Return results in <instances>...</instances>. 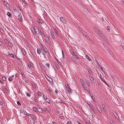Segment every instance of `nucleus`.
Listing matches in <instances>:
<instances>
[{"mask_svg":"<svg viewBox=\"0 0 124 124\" xmlns=\"http://www.w3.org/2000/svg\"><path fill=\"white\" fill-rule=\"evenodd\" d=\"M17 18L19 21L21 22L23 21L21 15L20 13H18Z\"/></svg>","mask_w":124,"mask_h":124,"instance_id":"obj_1","label":"nucleus"},{"mask_svg":"<svg viewBox=\"0 0 124 124\" xmlns=\"http://www.w3.org/2000/svg\"><path fill=\"white\" fill-rule=\"evenodd\" d=\"M60 20L61 22L63 23H66V20L64 18L62 17L60 18Z\"/></svg>","mask_w":124,"mask_h":124,"instance_id":"obj_2","label":"nucleus"},{"mask_svg":"<svg viewBox=\"0 0 124 124\" xmlns=\"http://www.w3.org/2000/svg\"><path fill=\"white\" fill-rule=\"evenodd\" d=\"M66 90L69 92L70 93L71 92V91L70 90V89L69 87V86L68 85H66Z\"/></svg>","mask_w":124,"mask_h":124,"instance_id":"obj_3","label":"nucleus"},{"mask_svg":"<svg viewBox=\"0 0 124 124\" xmlns=\"http://www.w3.org/2000/svg\"><path fill=\"white\" fill-rule=\"evenodd\" d=\"M98 68L101 70V71L103 72L105 74L107 75V73H106L105 71L103 70V69L102 67L99 64H98Z\"/></svg>","mask_w":124,"mask_h":124,"instance_id":"obj_4","label":"nucleus"},{"mask_svg":"<svg viewBox=\"0 0 124 124\" xmlns=\"http://www.w3.org/2000/svg\"><path fill=\"white\" fill-rule=\"evenodd\" d=\"M33 65V64L31 62H30V63H28V66L29 68H31Z\"/></svg>","mask_w":124,"mask_h":124,"instance_id":"obj_5","label":"nucleus"},{"mask_svg":"<svg viewBox=\"0 0 124 124\" xmlns=\"http://www.w3.org/2000/svg\"><path fill=\"white\" fill-rule=\"evenodd\" d=\"M85 57L88 61H91V59L87 55H85Z\"/></svg>","mask_w":124,"mask_h":124,"instance_id":"obj_6","label":"nucleus"},{"mask_svg":"<svg viewBox=\"0 0 124 124\" xmlns=\"http://www.w3.org/2000/svg\"><path fill=\"white\" fill-rule=\"evenodd\" d=\"M89 78L90 80L93 82H94L93 78L91 76H89Z\"/></svg>","mask_w":124,"mask_h":124,"instance_id":"obj_7","label":"nucleus"},{"mask_svg":"<svg viewBox=\"0 0 124 124\" xmlns=\"http://www.w3.org/2000/svg\"><path fill=\"white\" fill-rule=\"evenodd\" d=\"M7 15L10 17H11L12 16V14L9 12H7Z\"/></svg>","mask_w":124,"mask_h":124,"instance_id":"obj_8","label":"nucleus"},{"mask_svg":"<svg viewBox=\"0 0 124 124\" xmlns=\"http://www.w3.org/2000/svg\"><path fill=\"white\" fill-rule=\"evenodd\" d=\"M44 38L45 39V41H48L49 39L48 38V37L46 36L45 35L44 36Z\"/></svg>","mask_w":124,"mask_h":124,"instance_id":"obj_9","label":"nucleus"},{"mask_svg":"<svg viewBox=\"0 0 124 124\" xmlns=\"http://www.w3.org/2000/svg\"><path fill=\"white\" fill-rule=\"evenodd\" d=\"M8 55L14 58V55L13 54L9 53L8 54Z\"/></svg>","mask_w":124,"mask_h":124,"instance_id":"obj_10","label":"nucleus"},{"mask_svg":"<svg viewBox=\"0 0 124 124\" xmlns=\"http://www.w3.org/2000/svg\"><path fill=\"white\" fill-rule=\"evenodd\" d=\"M45 101L48 103H49L50 102V100L48 98L45 100Z\"/></svg>","mask_w":124,"mask_h":124,"instance_id":"obj_11","label":"nucleus"},{"mask_svg":"<svg viewBox=\"0 0 124 124\" xmlns=\"http://www.w3.org/2000/svg\"><path fill=\"white\" fill-rule=\"evenodd\" d=\"M114 115L116 118L117 119H118V116L116 113H115V114H114Z\"/></svg>","mask_w":124,"mask_h":124,"instance_id":"obj_12","label":"nucleus"},{"mask_svg":"<svg viewBox=\"0 0 124 124\" xmlns=\"http://www.w3.org/2000/svg\"><path fill=\"white\" fill-rule=\"evenodd\" d=\"M51 33L52 36L53 38H54L55 37L54 36V33L52 32H51Z\"/></svg>","mask_w":124,"mask_h":124,"instance_id":"obj_13","label":"nucleus"},{"mask_svg":"<svg viewBox=\"0 0 124 124\" xmlns=\"http://www.w3.org/2000/svg\"><path fill=\"white\" fill-rule=\"evenodd\" d=\"M40 32L41 33V35L43 36V37H44V36H45L44 35V32H43V31H42L41 30L40 31Z\"/></svg>","mask_w":124,"mask_h":124,"instance_id":"obj_14","label":"nucleus"},{"mask_svg":"<svg viewBox=\"0 0 124 124\" xmlns=\"http://www.w3.org/2000/svg\"><path fill=\"white\" fill-rule=\"evenodd\" d=\"M33 110L35 112L38 111V110L35 107H34L33 108Z\"/></svg>","mask_w":124,"mask_h":124,"instance_id":"obj_15","label":"nucleus"},{"mask_svg":"<svg viewBox=\"0 0 124 124\" xmlns=\"http://www.w3.org/2000/svg\"><path fill=\"white\" fill-rule=\"evenodd\" d=\"M91 97L92 99V100L94 101H95V99L94 97L92 96H91Z\"/></svg>","mask_w":124,"mask_h":124,"instance_id":"obj_16","label":"nucleus"},{"mask_svg":"<svg viewBox=\"0 0 124 124\" xmlns=\"http://www.w3.org/2000/svg\"><path fill=\"white\" fill-rule=\"evenodd\" d=\"M25 115H26L28 116H30L31 115L27 113L26 112H25L24 113Z\"/></svg>","mask_w":124,"mask_h":124,"instance_id":"obj_17","label":"nucleus"},{"mask_svg":"<svg viewBox=\"0 0 124 124\" xmlns=\"http://www.w3.org/2000/svg\"><path fill=\"white\" fill-rule=\"evenodd\" d=\"M3 90L5 93H7L8 92V91L7 89L6 88H4L3 89Z\"/></svg>","mask_w":124,"mask_h":124,"instance_id":"obj_18","label":"nucleus"},{"mask_svg":"<svg viewBox=\"0 0 124 124\" xmlns=\"http://www.w3.org/2000/svg\"><path fill=\"white\" fill-rule=\"evenodd\" d=\"M43 98H44V99L45 100L47 98V97L43 95Z\"/></svg>","mask_w":124,"mask_h":124,"instance_id":"obj_19","label":"nucleus"},{"mask_svg":"<svg viewBox=\"0 0 124 124\" xmlns=\"http://www.w3.org/2000/svg\"><path fill=\"white\" fill-rule=\"evenodd\" d=\"M74 56L75 57L78 58V55L76 53H75V54Z\"/></svg>","mask_w":124,"mask_h":124,"instance_id":"obj_20","label":"nucleus"},{"mask_svg":"<svg viewBox=\"0 0 124 124\" xmlns=\"http://www.w3.org/2000/svg\"><path fill=\"white\" fill-rule=\"evenodd\" d=\"M83 85V87L85 88V89H86V88H87V87H86V85H84V84H82Z\"/></svg>","mask_w":124,"mask_h":124,"instance_id":"obj_21","label":"nucleus"},{"mask_svg":"<svg viewBox=\"0 0 124 124\" xmlns=\"http://www.w3.org/2000/svg\"><path fill=\"white\" fill-rule=\"evenodd\" d=\"M86 83L88 85V86H90V83L88 82L87 81L86 82Z\"/></svg>","mask_w":124,"mask_h":124,"instance_id":"obj_22","label":"nucleus"},{"mask_svg":"<svg viewBox=\"0 0 124 124\" xmlns=\"http://www.w3.org/2000/svg\"><path fill=\"white\" fill-rule=\"evenodd\" d=\"M42 111V109L39 108V113H41Z\"/></svg>","mask_w":124,"mask_h":124,"instance_id":"obj_23","label":"nucleus"},{"mask_svg":"<svg viewBox=\"0 0 124 124\" xmlns=\"http://www.w3.org/2000/svg\"><path fill=\"white\" fill-rule=\"evenodd\" d=\"M62 57L63 58H64L65 57V56L63 54V52L62 51Z\"/></svg>","mask_w":124,"mask_h":124,"instance_id":"obj_24","label":"nucleus"},{"mask_svg":"<svg viewBox=\"0 0 124 124\" xmlns=\"http://www.w3.org/2000/svg\"><path fill=\"white\" fill-rule=\"evenodd\" d=\"M110 122L111 124H114V123L113 121L112 120H111L110 121Z\"/></svg>","mask_w":124,"mask_h":124,"instance_id":"obj_25","label":"nucleus"},{"mask_svg":"<svg viewBox=\"0 0 124 124\" xmlns=\"http://www.w3.org/2000/svg\"><path fill=\"white\" fill-rule=\"evenodd\" d=\"M8 80L9 81H11L12 80V78H11L9 77L8 78Z\"/></svg>","mask_w":124,"mask_h":124,"instance_id":"obj_26","label":"nucleus"},{"mask_svg":"<svg viewBox=\"0 0 124 124\" xmlns=\"http://www.w3.org/2000/svg\"><path fill=\"white\" fill-rule=\"evenodd\" d=\"M17 104L19 105H21V104L20 102L19 101H17Z\"/></svg>","mask_w":124,"mask_h":124,"instance_id":"obj_27","label":"nucleus"},{"mask_svg":"<svg viewBox=\"0 0 124 124\" xmlns=\"http://www.w3.org/2000/svg\"><path fill=\"white\" fill-rule=\"evenodd\" d=\"M67 124H71V122L70 121H69L68 122Z\"/></svg>","mask_w":124,"mask_h":124,"instance_id":"obj_28","label":"nucleus"},{"mask_svg":"<svg viewBox=\"0 0 124 124\" xmlns=\"http://www.w3.org/2000/svg\"><path fill=\"white\" fill-rule=\"evenodd\" d=\"M88 72H89V74H91L92 73V71L90 70H88Z\"/></svg>","mask_w":124,"mask_h":124,"instance_id":"obj_29","label":"nucleus"},{"mask_svg":"<svg viewBox=\"0 0 124 124\" xmlns=\"http://www.w3.org/2000/svg\"><path fill=\"white\" fill-rule=\"evenodd\" d=\"M80 82L82 84H83V81L82 80H80Z\"/></svg>","mask_w":124,"mask_h":124,"instance_id":"obj_30","label":"nucleus"},{"mask_svg":"<svg viewBox=\"0 0 124 124\" xmlns=\"http://www.w3.org/2000/svg\"><path fill=\"white\" fill-rule=\"evenodd\" d=\"M2 79L3 80L5 81L6 80L5 77H3Z\"/></svg>","mask_w":124,"mask_h":124,"instance_id":"obj_31","label":"nucleus"},{"mask_svg":"<svg viewBox=\"0 0 124 124\" xmlns=\"http://www.w3.org/2000/svg\"><path fill=\"white\" fill-rule=\"evenodd\" d=\"M96 31L98 32V33H99V34H100V32L98 30H97V31Z\"/></svg>","mask_w":124,"mask_h":124,"instance_id":"obj_32","label":"nucleus"},{"mask_svg":"<svg viewBox=\"0 0 124 124\" xmlns=\"http://www.w3.org/2000/svg\"><path fill=\"white\" fill-rule=\"evenodd\" d=\"M16 9H14V10L13 11V12L15 14V13L16 12Z\"/></svg>","mask_w":124,"mask_h":124,"instance_id":"obj_33","label":"nucleus"},{"mask_svg":"<svg viewBox=\"0 0 124 124\" xmlns=\"http://www.w3.org/2000/svg\"><path fill=\"white\" fill-rule=\"evenodd\" d=\"M81 31L82 32V33L83 34H84V36H85V37H86V35L84 33V32H82V31Z\"/></svg>","mask_w":124,"mask_h":124,"instance_id":"obj_34","label":"nucleus"},{"mask_svg":"<svg viewBox=\"0 0 124 124\" xmlns=\"http://www.w3.org/2000/svg\"><path fill=\"white\" fill-rule=\"evenodd\" d=\"M3 104V103L1 101H0V105H2Z\"/></svg>","mask_w":124,"mask_h":124,"instance_id":"obj_35","label":"nucleus"},{"mask_svg":"<svg viewBox=\"0 0 124 124\" xmlns=\"http://www.w3.org/2000/svg\"><path fill=\"white\" fill-rule=\"evenodd\" d=\"M8 45L9 46H11V44L10 43H8Z\"/></svg>","mask_w":124,"mask_h":124,"instance_id":"obj_36","label":"nucleus"},{"mask_svg":"<svg viewBox=\"0 0 124 124\" xmlns=\"http://www.w3.org/2000/svg\"><path fill=\"white\" fill-rule=\"evenodd\" d=\"M4 41L6 43H7L8 42V40L6 39L4 40Z\"/></svg>","mask_w":124,"mask_h":124,"instance_id":"obj_37","label":"nucleus"},{"mask_svg":"<svg viewBox=\"0 0 124 124\" xmlns=\"http://www.w3.org/2000/svg\"><path fill=\"white\" fill-rule=\"evenodd\" d=\"M22 1L25 4L26 3V1L24 0H22Z\"/></svg>","mask_w":124,"mask_h":124,"instance_id":"obj_38","label":"nucleus"},{"mask_svg":"<svg viewBox=\"0 0 124 124\" xmlns=\"http://www.w3.org/2000/svg\"><path fill=\"white\" fill-rule=\"evenodd\" d=\"M89 106L90 107H91L92 106V104L90 103H89Z\"/></svg>","mask_w":124,"mask_h":124,"instance_id":"obj_39","label":"nucleus"},{"mask_svg":"<svg viewBox=\"0 0 124 124\" xmlns=\"http://www.w3.org/2000/svg\"><path fill=\"white\" fill-rule=\"evenodd\" d=\"M32 86L34 88H35L36 87V86L35 85L32 84Z\"/></svg>","mask_w":124,"mask_h":124,"instance_id":"obj_40","label":"nucleus"},{"mask_svg":"<svg viewBox=\"0 0 124 124\" xmlns=\"http://www.w3.org/2000/svg\"><path fill=\"white\" fill-rule=\"evenodd\" d=\"M46 65L47 66V67H49V65L48 64L46 63Z\"/></svg>","mask_w":124,"mask_h":124,"instance_id":"obj_41","label":"nucleus"},{"mask_svg":"<svg viewBox=\"0 0 124 124\" xmlns=\"http://www.w3.org/2000/svg\"><path fill=\"white\" fill-rule=\"evenodd\" d=\"M90 108H91L92 109V110H93V107L92 106L91 107H90Z\"/></svg>","mask_w":124,"mask_h":124,"instance_id":"obj_42","label":"nucleus"},{"mask_svg":"<svg viewBox=\"0 0 124 124\" xmlns=\"http://www.w3.org/2000/svg\"><path fill=\"white\" fill-rule=\"evenodd\" d=\"M23 54L24 55V54H25V51H23Z\"/></svg>","mask_w":124,"mask_h":124,"instance_id":"obj_43","label":"nucleus"},{"mask_svg":"<svg viewBox=\"0 0 124 124\" xmlns=\"http://www.w3.org/2000/svg\"><path fill=\"white\" fill-rule=\"evenodd\" d=\"M48 90L49 91V92H51V90L50 89H48Z\"/></svg>","mask_w":124,"mask_h":124,"instance_id":"obj_44","label":"nucleus"},{"mask_svg":"<svg viewBox=\"0 0 124 124\" xmlns=\"http://www.w3.org/2000/svg\"><path fill=\"white\" fill-rule=\"evenodd\" d=\"M27 95L28 96H30V94L29 93H27Z\"/></svg>","mask_w":124,"mask_h":124,"instance_id":"obj_45","label":"nucleus"},{"mask_svg":"<svg viewBox=\"0 0 124 124\" xmlns=\"http://www.w3.org/2000/svg\"><path fill=\"white\" fill-rule=\"evenodd\" d=\"M70 52L72 54H73L74 53V52L73 51H70Z\"/></svg>","mask_w":124,"mask_h":124,"instance_id":"obj_46","label":"nucleus"},{"mask_svg":"<svg viewBox=\"0 0 124 124\" xmlns=\"http://www.w3.org/2000/svg\"><path fill=\"white\" fill-rule=\"evenodd\" d=\"M34 30L36 32V33H37V31H36V30L35 29V28H34Z\"/></svg>","mask_w":124,"mask_h":124,"instance_id":"obj_47","label":"nucleus"},{"mask_svg":"<svg viewBox=\"0 0 124 124\" xmlns=\"http://www.w3.org/2000/svg\"><path fill=\"white\" fill-rule=\"evenodd\" d=\"M102 108H103V109H104V108L105 107V106H103V105H102Z\"/></svg>","mask_w":124,"mask_h":124,"instance_id":"obj_48","label":"nucleus"},{"mask_svg":"<svg viewBox=\"0 0 124 124\" xmlns=\"http://www.w3.org/2000/svg\"><path fill=\"white\" fill-rule=\"evenodd\" d=\"M53 124H56V123L55 122H53Z\"/></svg>","mask_w":124,"mask_h":124,"instance_id":"obj_49","label":"nucleus"},{"mask_svg":"<svg viewBox=\"0 0 124 124\" xmlns=\"http://www.w3.org/2000/svg\"><path fill=\"white\" fill-rule=\"evenodd\" d=\"M4 3L5 5H6L7 4V3L5 2L4 1Z\"/></svg>","mask_w":124,"mask_h":124,"instance_id":"obj_50","label":"nucleus"},{"mask_svg":"<svg viewBox=\"0 0 124 124\" xmlns=\"http://www.w3.org/2000/svg\"><path fill=\"white\" fill-rule=\"evenodd\" d=\"M12 78H14V75H13L12 76H11Z\"/></svg>","mask_w":124,"mask_h":124,"instance_id":"obj_51","label":"nucleus"},{"mask_svg":"<svg viewBox=\"0 0 124 124\" xmlns=\"http://www.w3.org/2000/svg\"><path fill=\"white\" fill-rule=\"evenodd\" d=\"M78 124H82L81 123L79 122H78Z\"/></svg>","mask_w":124,"mask_h":124,"instance_id":"obj_52","label":"nucleus"},{"mask_svg":"<svg viewBox=\"0 0 124 124\" xmlns=\"http://www.w3.org/2000/svg\"><path fill=\"white\" fill-rule=\"evenodd\" d=\"M78 124H82L81 123L79 122H78Z\"/></svg>","mask_w":124,"mask_h":124,"instance_id":"obj_53","label":"nucleus"},{"mask_svg":"<svg viewBox=\"0 0 124 124\" xmlns=\"http://www.w3.org/2000/svg\"><path fill=\"white\" fill-rule=\"evenodd\" d=\"M38 49H37V53L38 54H39V51H38Z\"/></svg>","mask_w":124,"mask_h":124,"instance_id":"obj_54","label":"nucleus"},{"mask_svg":"<svg viewBox=\"0 0 124 124\" xmlns=\"http://www.w3.org/2000/svg\"><path fill=\"white\" fill-rule=\"evenodd\" d=\"M75 53H74L73 54H72V55H74H74H75Z\"/></svg>","mask_w":124,"mask_h":124,"instance_id":"obj_55","label":"nucleus"},{"mask_svg":"<svg viewBox=\"0 0 124 124\" xmlns=\"http://www.w3.org/2000/svg\"><path fill=\"white\" fill-rule=\"evenodd\" d=\"M57 91L56 90H55V92L56 93H57Z\"/></svg>","mask_w":124,"mask_h":124,"instance_id":"obj_56","label":"nucleus"},{"mask_svg":"<svg viewBox=\"0 0 124 124\" xmlns=\"http://www.w3.org/2000/svg\"><path fill=\"white\" fill-rule=\"evenodd\" d=\"M0 82L1 83H2V82H3L2 81H0Z\"/></svg>","mask_w":124,"mask_h":124,"instance_id":"obj_57","label":"nucleus"},{"mask_svg":"<svg viewBox=\"0 0 124 124\" xmlns=\"http://www.w3.org/2000/svg\"><path fill=\"white\" fill-rule=\"evenodd\" d=\"M41 93H40L39 92V95H41Z\"/></svg>","mask_w":124,"mask_h":124,"instance_id":"obj_58","label":"nucleus"},{"mask_svg":"<svg viewBox=\"0 0 124 124\" xmlns=\"http://www.w3.org/2000/svg\"><path fill=\"white\" fill-rule=\"evenodd\" d=\"M98 110L99 111V110H100V108H99V109H98V108H97Z\"/></svg>","mask_w":124,"mask_h":124,"instance_id":"obj_59","label":"nucleus"},{"mask_svg":"<svg viewBox=\"0 0 124 124\" xmlns=\"http://www.w3.org/2000/svg\"><path fill=\"white\" fill-rule=\"evenodd\" d=\"M44 110H45V111H46V110H46V109H45H45Z\"/></svg>","mask_w":124,"mask_h":124,"instance_id":"obj_60","label":"nucleus"},{"mask_svg":"<svg viewBox=\"0 0 124 124\" xmlns=\"http://www.w3.org/2000/svg\"><path fill=\"white\" fill-rule=\"evenodd\" d=\"M16 77H18V75H16Z\"/></svg>","mask_w":124,"mask_h":124,"instance_id":"obj_61","label":"nucleus"},{"mask_svg":"<svg viewBox=\"0 0 124 124\" xmlns=\"http://www.w3.org/2000/svg\"><path fill=\"white\" fill-rule=\"evenodd\" d=\"M102 81H103L104 82V79H102Z\"/></svg>","mask_w":124,"mask_h":124,"instance_id":"obj_62","label":"nucleus"},{"mask_svg":"<svg viewBox=\"0 0 124 124\" xmlns=\"http://www.w3.org/2000/svg\"><path fill=\"white\" fill-rule=\"evenodd\" d=\"M32 118H33V119H34V116H33Z\"/></svg>","mask_w":124,"mask_h":124,"instance_id":"obj_63","label":"nucleus"},{"mask_svg":"<svg viewBox=\"0 0 124 124\" xmlns=\"http://www.w3.org/2000/svg\"><path fill=\"white\" fill-rule=\"evenodd\" d=\"M72 59V60H73V61H75V60H74V59H73H73Z\"/></svg>","mask_w":124,"mask_h":124,"instance_id":"obj_64","label":"nucleus"}]
</instances>
